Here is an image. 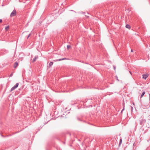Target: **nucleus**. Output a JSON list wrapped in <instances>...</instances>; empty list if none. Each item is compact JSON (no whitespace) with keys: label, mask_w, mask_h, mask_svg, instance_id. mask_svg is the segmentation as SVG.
<instances>
[{"label":"nucleus","mask_w":150,"mask_h":150,"mask_svg":"<svg viewBox=\"0 0 150 150\" xmlns=\"http://www.w3.org/2000/svg\"><path fill=\"white\" fill-rule=\"evenodd\" d=\"M18 64L17 62H16L14 63V68H16L18 66Z\"/></svg>","instance_id":"obj_5"},{"label":"nucleus","mask_w":150,"mask_h":150,"mask_svg":"<svg viewBox=\"0 0 150 150\" xmlns=\"http://www.w3.org/2000/svg\"><path fill=\"white\" fill-rule=\"evenodd\" d=\"M67 49H69L71 47V46L70 45H67Z\"/></svg>","instance_id":"obj_10"},{"label":"nucleus","mask_w":150,"mask_h":150,"mask_svg":"<svg viewBox=\"0 0 150 150\" xmlns=\"http://www.w3.org/2000/svg\"><path fill=\"white\" fill-rule=\"evenodd\" d=\"M131 109H132V110L133 109V108L131 106Z\"/></svg>","instance_id":"obj_19"},{"label":"nucleus","mask_w":150,"mask_h":150,"mask_svg":"<svg viewBox=\"0 0 150 150\" xmlns=\"http://www.w3.org/2000/svg\"><path fill=\"white\" fill-rule=\"evenodd\" d=\"M122 142V139H120V142L119 143V145L120 146V144H121Z\"/></svg>","instance_id":"obj_12"},{"label":"nucleus","mask_w":150,"mask_h":150,"mask_svg":"<svg viewBox=\"0 0 150 150\" xmlns=\"http://www.w3.org/2000/svg\"><path fill=\"white\" fill-rule=\"evenodd\" d=\"M30 34H29L28 35V37H27V39H28V38H29V36H30Z\"/></svg>","instance_id":"obj_16"},{"label":"nucleus","mask_w":150,"mask_h":150,"mask_svg":"<svg viewBox=\"0 0 150 150\" xmlns=\"http://www.w3.org/2000/svg\"><path fill=\"white\" fill-rule=\"evenodd\" d=\"M16 14V11L15 10H14L10 14V17H12L15 16Z\"/></svg>","instance_id":"obj_1"},{"label":"nucleus","mask_w":150,"mask_h":150,"mask_svg":"<svg viewBox=\"0 0 150 150\" xmlns=\"http://www.w3.org/2000/svg\"><path fill=\"white\" fill-rule=\"evenodd\" d=\"M145 91H143L141 95V98H142L144 95L145 94Z\"/></svg>","instance_id":"obj_6"},{"label":"nucleus","mask_w":150,"mask_h":150,"mask_svg":"<svg viewBox=\"0 0 150 150\" xmlns=\"http://www.w3.org/2000/svg\"><path fill=\"white\" fill-rule=\"evenodd\" d=\"M125 110V107L124 106L123 109L121 111V113H122V112Z\"/></svg>","instance_id":"obj_14"},{"label":"nucleus","mask_w":150,"mask_h":150,"mask_svg":"<svg viewBox=\"0 0 150 150\" xmlns=\"http://www.w3.org/2000/svg\"><path fill=\"white\" fill-rule=\"evenodd\" d=\"M143 78L144 79H146L148 77V75L146 74H144L143 75Z\"/></svg>","instance_id":"obj_4"},{"label":"nucleus","mask_w":150,"mask_h":150,"mask_svg":"<svg viewBox=\"0 0 150 150\" xmlns=\"http://www.w3.org/2000/svg\"><path fill=\"white\" fill-rule=\"evenodd\" d=\"M131 52H133V50H131Z\"/></svg>","instance_id":"obj_23"},{"label":"nucleus","mask_w":150,"mask_h":150,"mask_svg":"<svg viewBox=\"0 0 150 150\" xmlns=\"http://www.w3.org/2000/svg\"><path fill=\"white\" fill-rule=\"evenodd\" d=\"M9 26H6L5 28L6 30H7L8 29H9Z\"/></svg>","instance_id":"obj_11"},{"label":"nucleus","mask_w":150,"mask_h":150,"mask_svg":"<svg viewBox=\"0 0 150 150\" xmlns=\"http://www.w3.org/2000/svg\"><path fill=\"white\" fill-rule=\"evenodd\" d=\"M2 22V20L1 19H0V23H1Z\"/></svg>","instance_id":"obj_18"},{"label":"nucleus","mask_w":150,"mask_h":150,"mask_svg":"<svg viewBox=\"0 0 150 150\" xmlns=\"http://www.w3.org/2000/svg\"><path fill=\"white\" fill-rule=\"evenodd\" d=\"M77 120L79 121H81V120L79 117H77Z\"/></svg>","instance_id":"obj_13"},{"label":"nucleus","mask_w":150,"mask_h":150,"mask_svg":"<svg viewBox=\"0 0 150 150\" xmlns=\"http://www.w3.org/2000/svg\"><path fill=\"white\" fill-rule=\"evenodd\" d=\"M149 100L150 101V94H149Z\"/></svg>","instance_id":"obj_22"},{"label":"nucleus","mask_w":150,"mask_h":150,"mask_svg":"<svg viewBox=\"0 0 150 150\" xmlns=\"http://www.w3.org/2000/svg\"><path fill=\"white\" fill-rule=\"evenodd\" d=\"M113 67L114 69V70H115V69H116V67H115V66H114V65H113Z\"/></svg>","instance_id":"obj_15"},{"label":"nucleus","mask_w":150,"mask_h":150,"mask_svg":"<svg viewBox=\"0 0 150 150\" xmlns=\"http://www.w3.org/2000/svg\"><path fill=\"white\" fill-rule=\"evenodd\" d=\"M126 27L127 28H129V29L130 28H131V27L130 26V25L128 24H127L126 25Z\"/></svg>","instance_id":"obj_7"},{"label":"nucleus","mask_w":150,"mask_h":150,"mask_svg":"<svg viewBox=\"0 0 150 150\" xmlns=\"http://www.w3.org/2000/svg\"><path fill=\"white\" fill-rule=\"evenodd\" d=\"M129 72L130 74L132 75V72H131V71H129Z\"/></svg>","instance_id":"obj_20"},{"label":"nucleus","mask_w":150,"mask_h":150,"mask_svg":"<svg viewBox=\"0 0 150 150\" xmlns=\"http://www.w3.org/2000/svg\"><path fill=\"white\" fill-rule=\"evenodd\" d=\"M53 63L52 62H51L49 64V66L50 67L53 64Z\"/></svg>","instance_id":"obj_9"},{"label":"nucleus","mask_w":150,"mask_h":150,"mask_svg":"<svg viewBox=\"0 0 150 150\" xmlns=\"http://www.w3.org/2000/svg\"><path fill=\"white\" fill-rule=\"evenodd\" d=\"M142 122H140V124L141 125H142Z\"/></svg>","instance_id":"obj_21"},{"label":"nucleus","mask_w":150,"mask_h":150,"mask_svg":"<svg viewBox=\"0 0 150 150\" xmlns=\"http://www.w3.org/2000/svg\"><path fill=\"white\" fill-rule=\"evenodd\" d=\"M13 75V74H10V77L12 76Z\"/></svg>","instance_id":"obj_17"},{"label":"nucleus","mask_w":150,"mask_h":150,"mask_svg":"<svg viewBox=\"0 0 150 150\" xmlns=\"http://www.w3.org/2000/svg\"><path fill=\"white\" fill-rule=\"evenodd\" d=\"M38 58V55L35 56L32 60V62L34 63V62H35L36 61V60Z\"/></svg>","instance_id":"obj_3"},{"label":"nucleus","mask_w":150,"mask_h":150,"mask_svg":"<svg viewBox=\"0 0 150 150\" xmlns=\"http://www.w3.org/2000/svg\"><path fill=\"white\" fill-rule=\"evenodd\" d=\"M18 86V83H17L16 84L14 85L13 87H12L10 91L11 92L13 91V90H15V89H16Z\"/></svg>","instance_id":"obj_2"},{"label":"nucleus","mask_w":150,"mask_h":150,"mask_svg":"<svg viewBox=\"0 0 150 150\" xmlns=\"http://www.w3.org/2000/svg\"><path fill=\"white\" fill-rule=\"evenodd\" d=\"M66 59V58H62V59H58L57 60V61H61V60H64V59Z\"/></svg>","instance_id":"obj_8"}]
</instances>
